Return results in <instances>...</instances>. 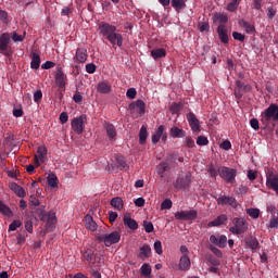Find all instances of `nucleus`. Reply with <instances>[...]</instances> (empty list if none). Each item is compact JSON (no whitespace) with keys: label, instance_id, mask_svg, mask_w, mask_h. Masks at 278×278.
I'll return each instance as SVG.
<instances>
[{"label":"nucleus","instance_id":"f257e3e1","mask_svg":"<svg viewBox=\"0 0 278 278\" xmlns=\"http://www.w3.org/2000/svg\"><path fill=\"white\" fill-rule=\"evenodd\" d=\"M116 26L108 23L101 22L98 26V31L100 36L105 38L113 47H123V34L116 33Z\"/></svg>","mask_w":278,"mask_h":278},{"label":"nucleus","instance_id":"f03ea898","mask_svg":"<svg viewBox=\"0 0 278 278\" xmlns=\"http://www.w3.org/2000/svg\"><path fill=\"white\" fill-rule=\"evenodd\" d=\"M247 229H249V223L242 217L232 218L229 225V231L230 233H233V236H242Z\"/></svg>","mask_w":278,"mask_h":278},{"label":"nucleus","instance_id":"7ed1b4c3","mask_svg":"<svg viewBox=\"0 0 278 278\" xmlns=\"http://www.w3.org/2000/svg\"><path fill=\"white\" fill-rule=\"evenodd\" d=\"M10 42H12L10 33H3L0 36V53L5 55V58H10L13 53Z\"/></svg>","mask_w":278,"mask_h":278},{"label":"nucleus","instance_id":"20e7f679","mask_svg":"<svg viewBox=\"0 0 278 278\" xmlns=\"http://www.w3.org/2000/svg\"><path fill=\"white\" fill-rule=\"evenodd\" d=\"M262 122L263 123H278V105L271 103L264 113H262Z\"/></svg>","mask_w":278,"mask_h":278},{"label":"nucleus","instance_id":"39448f33","mask_svg":"<svg viewBox=\"0 0 278 278\" xmlns=\"http://www.w3.org/2000/svg\"><path fill=\"white\" fill-rule=\"evenodd\" d=\"M192 181V175L190 174H179L176 181H174L173 186L176 190H185V188H189Z\"/></svg>","mask_w":278,"mask_h":278},{"label":"nucleus","instance_id":"423d86ee","mask_svg":"<svg viewBox=\"0 0 278 278\" xmlns=\"http://www.w3.org/2000/svg\"><path fill=\"white\" fill-rule=\"evenodd\" d=\"M99 242H103L105 247H112V244H118L121 242V232L113 231L109 235H102L98 237Z\"/></svg>","mask_w":278,"mask_h":278},{"label":"nucleus","instance_id":"0eeeda50","mask_svg":"<svg viewBox=\"0 0 278 278\" xmlns=\"http://www.w3.org/2000/svg\"><path fill=\"white\" fill-rule=\"evenodd\" d=\"M218 175L227 184H233V180L236 179L237 172L233 168L224 166L218 169Z\"/></svg>","mask_w":278,"mask_h":278},{"label":"nucleus","instance_id":"6e6552de","mask_svg":"<svg viewBox=\"0 0 278 278\" xmlns=\"http://www.w3.org/2000/svg\"><path fill=\"white\" fill-rule=\"evenodd\" d=\"M41 220H46L47 231H53V229H55V225H58V217L53 211L43 214Z\"/></svg>","mask_w":278,"mask_h":278},{"label":"nucleus","instance_id":"1a4fd4ad","mask_svg":"<svg viewBox=\"0 0 278 278\" xmlns=\"http://www.w3.org/2000/svg\"><path fill=\"white\" fill-rule=\"evenodd\" d=\"M199 213L195 210L180 211L175 213L176 220H197Z\"/></svg>","mask_w":278,"mask_h":278},{"label":"nucleus","instance_id":"9d476101","mask_svg":"<svg viewBox=\"0 0 278 278\" xmlns=\"http://www.w3.org/2000/svg\"><path fill=\"white\" fill-rule=\"evenodd\" d=\"M47 147L45 146H40L37 149V153L34 156V164L35 166H40V164H45V162H47Z\"/></svg>","mask_w":278,"mask_h":278},{"label":"nucleus","instance_id":"9b49d317","mask_svg":"<svg viewBox=\"0 0 278 278\" xmlns=\"http://www.w3.org/2000/svg\"><path fill=\"white\" fill-rule=\"evenodd\" d=\"M128 110H130L132 113L136 112V114L143 116V114L147 112V104L142 100H137L129 104Z\"/></svg>","mask_w":278,"mask_h":278},{"label":"nucleus","instance_id":"f8f14e48","mask_svg":"<svg viewBox=\"0 0 278 278\" xmlns=\"http://www.w3.org/2000/svg\"><path fill=\"white\" fill-rule=\"evenodd\" d=\"M235 86L236 99L243 97L244 92H251V85H244L241 80H236Z\"/></svg>","mask_w":278,"mask_h":278},{"label":"nucleus","instance_id":"ddd939ff","mask_svg":"<svg viewBox=\"0 0 278 278\" xmlns=\"http://www.w3.org/2000/svg\"><path fill=\"white\" fill-rule=\"evenodd\" d=\"M84 123H86V115H80L72 119V129L75 134H84Z\"/></svg>","mask_w":278,"mask_h":278},{"label":"nucleus","instance_id":"4468645a","mask_svg":"<svg viewBox=\"0 0 278 278\" xmlns=\"http://www.w3.org/2000/svg\"><path fill=\"white\" fill-rule=\"evenodd\" d=\"M266 186L269 190H274L278 194V175L270 172L266 176Z\"/></svg>","mask_w":278,"mask_h":278},{"label":"nucleus","instance_id":"2eb2a0df","mask_svg":"<svg viewBox=\"0 0 278 278\" xmlns=\"http://www.w3.org/2000/svg\"><path fill=\"white\" fill-rule=\"evenodd\" d=\"M217 204L218 205H230V207H232L233 210H238V200H236V198L233 197H226V195H222L217 199Z\"/></svg>","mask_w":278,"mask_h":278},{"label":"nucleus","instance_id":"dca6fc26","mask_svg":"<svg viewBox=\"0 0 278 278\" xmlns=\"http://www.w3.org/2000/svg\"><path fill=\"white\" fill-rule=\"evenodd\" d=\"M210 242H212V244H215V247H218L219 249H225V247H227V236L225 235H212L210 237Z\"/></svg>","mask_w":278,"mask_h":278},{"label":"nucleus","instance_id":"f3484780","mask_svg":"<svg viewBox=\"0 0 278 278\" xmlns=\"http://www.w3.org/2000/svg\"><path fill=\"white\" fill-rule=\"evenodd\" d=\"M187 121L189 123V126L193 131H195V134H199V131H201V124L199 123V118H197V115H194V113H188Z\"/></svg>","mask_w":278,"mask_h":278},{"label":"nucleus","instance_id":"a211bd4d","mask_svg":"<svg viewBox=\"0 0 278 278\" xmlns=\"http://www.w3.org/2000/svg\"><path fill=\"white\" fill-rule=\"evenodd\" d=\"M88 60V50L86 48H78L74 56L75 64H84Z\"/></svg>","mask_w":278,"mask_h":278},{"label":"nucleus","instance_id":"6ab92c4d","mask_svg":"<svg viewBox=\"0 0 278 278\" xmlns=\"http://www.w3.org/2000/svg\"><path fill=\"white\" fill-rule=\"evenodd\" d=\"M217 34L220 42H223L224 45H229V35H228L227 26H225V24H220L217 27Z\"/></svg>","mask_w":278,"mask_h":278},{"label":"nucleus","instance_id":"aec40b11","mask_svg":"<svg viewBox=\"0 0 278 278\" xmlns=\"http://www.w3.org/2000/svg\"><path fill=\"white\" fill-rule=\"evenodd\" d=\"M85 227L89 231H97L99 225H97V222L91 217L90 214H87L84 218Z\"/></svg>","mask_w":278,"mask_h":278},{"label":"nucleus","instance_id":"412c9836","mask_svg":"<svg viewBox=\"0 0 278 278\" xmlns=\"http://www.w3.org/2000/svg\"><path fill=\"white\" fill-rule=\"evenodd\" d=\"M9 188L10 190H12V192L16 194V197H20V199H25L26 197L25 189L21 187L18 184L11 182L9 184Z\"/></svg>","mask_w":278,"mask_h":278},{"label":"nucleus","instance_id":"4be33fe9","mask_svg":"<svg viewBox=\"0 0 278 278\" xmlns=\"http://www.w3.org/2000/svg\"><path fill=\"white\" fill-rule=\"evenodd\" d=\"M55 84L59 88H64L66 86V75L62 71V67H59L55 75Z\"/></svg>","mask_w":278,"mask_h":278},{"label":"nucleus","instance_id":"5701e85b","mask_svg":"<svg viewBox=\"0 0 278 278\" xmlns=\"http://www.w3.org/2000/svg\"><path fill=\"white\" fill-rule=\"evenodd\" d=\"M97 91L100 92V94H110L112 92V85L108 80L101 81L97 86Z\"/></svg>","mask_w":278,"mask_h":278},{"label":"nucleus","instance_id":"b1692460","mask_svg":"<svg viewBox=\"0 0 278 278\" xmlns=\"http://www.w3.org/2000/svg\"><path fill=\"white\" fill-rule=\"evenodd\" d=\"M84 258L86 261L89 262V264H91L92 266H94V264H97V262H101V257H97V255H94V252L92 250H87L84 252Z\"/></svg>","mask_w":278,"mask_h":278},{"label":"nucleus","instance_id":"393cba45","mask_svg":"<svg viewBox=\"0 0 278 278\" xmlns=\"http://www.w3.org/2000/svg\"><path fill=\"white\" fill-rule=\"evenodd\" d=\"M104 129L109 140H116V127H114V124L105 123Z\"/></svg>","mask_w":278,"mask_h":278},{"label":"nucleus","instance_id":"a878e982","mask_svg":"<svg viewBox=\"0 0 278 278\" xmlns=\"http://www.w3.org/2000/svg\"><path fill=\"white\" fill-rule=\"evenodd\" d=\"M124 225L132 231H136V229H138V223L134 218H131L129 214L124 215Z\"/></svg>","mask_w":278,"mask_h":278},{"label":"nucleus","instance_id":"bb28decb","mask_svg":"<svg viewBox=\"0 0 278 278\" xmlns=\"http://www.w3.org/2000/svg\"><path fill=\"white\" fill-rule=\"evenodd\" d=\"M169 136H170V138H186V130H184L177 126H173L169 129Z\"/></svg>","mask_w":278,"mask_h":278},{"label":"nucleus","instance_id":"cd10ccee","mask_svg":"<svg viewBox=\"0 0 278 278\" xmlns=\"http://www.w3.org/2000/svg\"><path fill=\"white\" fill-rule=\"evenodd\" d=\"M190 266H191L190 257H188L186 254L182 255L179 261L178 269L179 270H190Z\"/></svg>","mask_w":278,"mask_h":278},{"label":"nucleus","instance_id":"c85d7f7f","mask_svg":"<svg viewBox=\"0 0 278 278\" xmlns=\"http://www.w3.org/2000/svg\"><path fill=\"white\" fill-rule=\"evenodd\" d=\"M167 170H170V165L168 164V162H161L157 166H156V173L157 175H160V177L164 178L165 173Z\"/></svg>","mask_w":278,"mask_h":278},{"label":"nucleus","instance_id":"c756f323","mask_svg":"<svg viewBox=\"0 0 278 278\" xmlns=\"http://www.w3.org/2000/svg\"><path fill=\"white\" fill-rule=\"evenodd\" d=\"M227 223V215L222 214L214 220L208 223V227H220V225H225Z\"/></svg>","mask_w":278,"mask_h":278},{"label":"nucleus","instance_id":"7c9ffc66","mask_svg":"<svg viewBox=\"0 0 278 278\" xmlns=\"http://www.w3.org/2000/svg\"><path fill=\"white\" fill-rule=\"evenodd\" d=\"M139 257L140 260H147L151 256V247L149 244H143L140 249H139Z\"/></svg>","mask_w":278,"mask_h":278},{"label":"nucleus","instance_id":"2f4dec72","mask_svg":"<svg viewBox=\"0 0 278 278\" xmlns=\"http://www.w3.org/2000/svg\"><path fill=\"white\" fill-rule=\"evenodd\" d=\"M30 68L34 71H38L40 68V54L36 52L31 53Z\"/></svg>","mask_w":278,"mask_h":278},{"label":"nucleus","instance_id":"473e14b6","mask_svg":"<svg viewBox=\"0 0 278 278\" xmlns=\"http://www.w3.org/2000/svg\"><path fill=\"white\" fill-rule=\"evenodd\" d=\"M164 129H165L164 125L159 126L157 130L152 136L153 144H157L160 142V138L164 136Z\"/></svg>","mask_w":278,"mask_h":278},{"label":"nucleus","instance_id":"72a5a7b5","mask_svg":"<svg viewBox=\"0 0 278 278\" xmlns=\"http://www.w3.org/2000/svg\"><path fill=\"white\" fill-rule=\"evenodd\" d=\"M153 60H160V58H166V49L159 48L151 51Z\"/></svg>","mask_w":278,"mask_h":278},{"label":"nucleus","instance_id":"f704fd0d","mask_svg":"<svg viewBox=\"0 0 278 278\" xmlns=\"http://www.w3.org/2000/svg\"><path fill=\"white\" fill-rule=\"evenodd\" d=\"M186 1L188 0H172V8H174L176 12H180V10L186 8Z\"/></svg>","mask_w":278,"mask_h":278},{"label":"nucleus","instance_id":"c9c22d12","mask_svg":"<svg viewBox=\"0 0 278 278\" xmlns=\"http://www.w3.org/2000/svg\"><path fill=\"white\" fill-rule=\"evenodd\" d=\"M147 138H149V132L147 131L146 126H142L139 131V143L146 144Z\"/></svg>","mask_w":278,"mask_h":278},{"label":"nucleus","instance_id":"e433bc0d","mask_svg":"<svg viewBox=\"0 0 278 278\" xmlns=\"http://www.w3.org/2000/svg\"><path fill=\"white\" fill-rule=\"evenodd\" d=\"M184 108V103L181 102H173L169 106L170 114H179L181 112V109Z\"/></svg>","mask_w":278,"mask_h":278},{"label":"nucleus","instance_id":"4c0bfd02","mask_svg":"<svg viewBox=\"0 0 278 278\" xmlns=\"http://www.w3.org/2000/svg\"><path fill=\"white\" fill-rule=\"evenodd\" d=\"M111 205L115 210H122L123 208V199H121L119 197L113 198L111 200Z\"/></svg>","mask_w":278,"mask_h":278},{"label":"nucleus","instance_id":"58836bf2","mask_svg":"<svg viewBox=\"0 0 278 278\" xmlns=\"http://www.w3.org/2000/svg\"><path fill=\"white\" fill-rule=\"evenodd\" d=\"M241 27H243L247 31V34H253L255 31V26H253L251 23L241 21L240 22Z\"/></svg>","mask_w":278,"mask_h":278},{"label":"nucleus","instance_id":"ea45409f","mask_svg":"<svg viewBox=\"0 0 278 278\" xmlns=\"http://www.w3.org/2000/svg\"><path fill=\"white\" fill-rule=\"evenodd\" d=\"M48 185L51 188H58V176H55L54 174H50L48 176Z\"/></svg>","mask_w":278,"mask_h":278},{"label":"nucleus","instance_id":"a19ab883","mask_svg":"<svg viewBox=\"0 0 278 278\" xmlns=\"http://www.w3.org/2000/svg\"><path fill=\"white\" fill-rule=\"evenodd\" d=\"M214 21H215V23H227L228 17L225 14L215 13L214 14Z\"/></svg>","mask_w":278,"mask_h":278},{"label":"nucleus","instance_id":"79ce46f5","mask_svg":"<svg viewBox=\"0 0 278 278\" xmlns=\"http://www.w3.org/2000/svg\"><path fill=\"white\" fill-rule=\"evenodd\" d=\"M0 212L1 214H4V216H12V210H10V207L3 204V202L1 201H0Z\"/></svg>","mask_w":278,"mask_h":278},{"label":"nucleus","instance_id":"37998d69","mask_svg":"<svg viewBox=\"0 0 278 278\" xmlns=\"http://www.w3.org/2000/svg\"><path fill=\"white\" fill-rule=\"evenodd\" d=\"M197 144L199 147H207V144H210V140H207V137L205 136H199L197 138Z\"/></svg>","mask_w":278,"mask_h":278},{"label":"nucleus","instance_id":"c03bdc74","mask_svg":"<svg viewBox=\"0 0 278 278\" xmlns=\"http://www.w3.org/2000/svg\"><path fill=\"white\" fill-rule=\"evenodd\" d=\"M247 214L250 215L251 218L257 219L260 218V208H248Z\"/></svg>","mask_w":278,"mask_h":278},{"label":"nucleus","instance_id":"a18cd8bd","mask_svg":"<svg viewBox=\"0 0 278 278\" xmlns=\"http://www.w3.org/2000/svg\"><path fill=\"white\" fill-rule=\"evenodd\" d=\"M11 38L14 42H23V40H25V31L24 35H18L16 31H13L11 34Z\"/></svg>","mask_w":278,"mask_h":278},{"label":"nucleus","instance_id":"49530a36","mask_svg":"<svg viewBox=\"0 0 278 278\" xmlns=\"http://www.w3.org/2000/svg\"><path fill=\"white\" fill-rule=\"evenodd\" d=\"M21 225H23V223H21V220H18V219L13 220L9 226V231H16V229H18V227H21Z\"/></svg>","mask_w":278,"mask_h":278},{"label":"nucleus","instance_id":"de8ad7c7","mask_svg":"<svg viewBox=\"0 0 278 278\" xmlns=\"http://www.w3.org/2000/svg\"><path fill=\"white\" fill-rule=\"evenodd\" d=\"M185 146L187 147V149H194V147H197V144H194V139H192V137L185 138Z\"/></svg>","mask_w":278,"mask_h":278},{"label":"nucleus","instance_id":"09e8293b","mask_svg":"<svg viewBox=\"0 0 278 278\" xmlns=\"http://www.w3.org/2000/svg\"><path fill=\"white\" fill-rule=\"evenodd\" d=\"M141 275L149 277L151 275V266L149 264H143L141 267Z\"/></svg>","mask_w":278,"mask_h":278},{"label":"nucleus","instance_id":"8fccbe9b","mask_svg":"<svg viewBox=\"0 0 278 278\" xmlns=\"http://www.w3.org/2000/svg\"><path fill=\"white\" fill-rule=\"evenodd\" d=\"M116 163L121 168H129V166L127 165V162L125 161V157L123 156H116Z\"/></svg>","mask_w":278,"mask_h":278},{"label":"nucleus","instance_id":"3c124183","mask_svg":"<svg viewBox=\"0 0 278 278\" xmlns=\"http://www.w3.org/2000/svg\"><path fill=\"white\" fill-rule=\"evenodd\" d=\"M247 245L252 249V251H255L257 247H260V242L256 241V239H250L247 241Z\"/></svg>","mask_w":278,"mask_h":278},{"label":"nucleus","instance_id":"603ef678","mask_svg":"<svg viewBox=\"0 0 278 278\" xmlns=\"http://www.w3.org/2000/svg\"><path fill=\"white\" fill-rule=\"evenodd\" d=\"M173 207V201L170 199H166L161 204V210H170Z\"/></svg>","mask_w":278,"mask_h":278},{"label":"nucleus","instance_id":"864d4df0","mask_svg":"<svg viewBox=\"0 0 278 278\" xmlns=\"http://www.w3.org/2000/svg\"><path fill=\"white\" fill-rule=\"evenodd\" d=\"M143 227H144V231L146 233H153V223L151 222H143Z\"/></svg>","mask_w":278,"mask_h":278},{"label":"nucleus","instance_id":"5fc2aeb1","mask_svg":"<svg viewBox=\"0 0 278 278\" xmlns=\"http://www.w3.org/2000/svg\"><path fill=\"white\" fill-rule=\"evenodd\" d=\"M154 251L155 253H157V255H162V253H164V251L162 250V241H155L154 242Z\"/></svg>","mask_w":278,"mask_h":278},{"label":"nucleus","instance_id":"6e6d98bb","mask_svg":"<svg viewBox=\"0 0 278 278\" xmlns=\"http://www.w3.org/2000/svg\"><path fill=\"white\" fill-rule=\"evenodd\" d=\"M232 38L235 40H239V42H244V39H245L244 35L242 33H238V31L232 33Z\"/></svg>","mask_w":278,"mask_h":278},{"label":"nucleus","instance_id":"4d7b16f0","mask_svg":"<svg viewBox=\"0 0 278 278\" xmlns=\"http://www.w3.org/2000/svg\"><path fill=\"white\" fill-rule=\"evenodd\" d=\"M239 5H240V3L231 1L230 3H228L227 10H228V12H236V10H238Z\"/></svg>","mask_w":278,"mask_h":278},{"label":"nucleus","instance_id":"13d9d810","mask_svg":"<svg viewBox=\"0 0 278 278\" xmlns=\"http://www.w3.org/2000/svg\"><path fill=\"white\" fill-rule=\"evenodd\" d=\"M199 30L200 31H210V23H206V22L199 23Z\"/></svg>","mask_w":278,"mask_h":278},{"label":"nucleus","instance_id":"bf43d9fd","mask_svg":"<svg viewBox=\"0 0 278 278\" xmlns=\"http://www.w3.org/2000/svg\"><path fill=\"white\" fill-rule=\"evenodd\" d=\"M59 119H60V123H61L62 125L68 123V113L62 112V113L60 114Z\"/></svg>","mask_w":278,"mask_h":278},{"label":"nucleus","instance_id":"052dcab7","mask_svg":"<svg viewBox=\"0 0 278 278\" xmlns=\"http://www.w3.org/2000/svg\"><path fill=\"white\" fill-rule=\"evenodd\" d=\"M136 94H138V92L136 91V88H129L126 92V97L128 99H134Z\"/></svg>","mask_w":278,"mask_h":278},{"label":"nucleus","instance_id":"680f3d73","mask_svg":"<svg viewBox=\"0 0 278 278\" xmlns=\"http://www.w3.org/2000/svg\"><path fill=\"white\" fill-rule=\"evenodd\" d=\"M41 100H42V91L41 90H37L34 93V101H35V103H40Z\"/></svg>","mask_w":278,"mask_h":278},{"label":"nucleus","instance_id":"e2e57ef3","mask_svg":"<svg viewBox=\"0 0 278 278\" xmlns=\"http://www.w3.org/2000/svg\"><path fill=\"white\" fill-rule=\"evenodd\" d=\"M250 125H251L252 129H255V131H257V129H260V121H257V118H252L250 121Z\"/></svg>","mask_w":278,"mask_h":278},{"label":"nucleus","instance_id":"0e129e2a","mask_svg":"<svg viewBox=\"0 0 278 278\" xmlns=\"http://www.w3.org/2000/svg\"><path fill=\"white\" fill-rule=\"evenodd\" d=\"M0 21H2V23L8 24L9 20H8V12L3 11L0 9Z\"/></svg>","mask_w":278,"mask_h":278},{"label":"nucleus","instance_id":"69168bd1","mask_svg":"<svg viewBox=\"0 0 278 278\" xmlns=\"http://www.w3.org/2000/svg\"><path fill=\"white\" fill-rule=\"evenodd\" d=\"M54 66L55 63H53L52 61H47L41 65V68H43L45 71H49V68H53Z\"/></svg>","mask_w":278,"mask_h":278},{"label":"nucleus","instance_id":"338daca9","mask_svg":"<svg viewBox=\"0 0 278 278\" xmlns=\"http://www.w3.org/2000/svg\"><path fill=\"white\" fill-rule=\"evenodd\" d=\"M220 149H224V151H229L231 149V141L225 140L220 143Z\"/></svg>","mask_w":278,"mask_h":278},{"label":"nucleus","instance_id":"774afa93","mask_svg":"<svg viewBox=\"0 0 278 278\" xmlns=\"http://www.w3.org/2000/svg\"><path fill=\"white\" fill-rule=\"evenodd\" d=\"M86 71L92 75V73L97 71V65H94L93 63H89L86 65Z\"/></svg>","mask_w":278,"mask_h":278}]
</instances>
